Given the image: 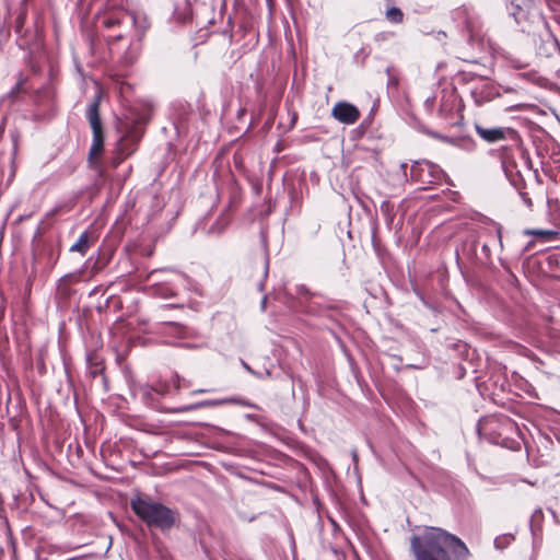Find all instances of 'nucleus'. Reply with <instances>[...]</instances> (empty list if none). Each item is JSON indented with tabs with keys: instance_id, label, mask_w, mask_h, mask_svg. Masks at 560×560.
Segmentation results:
<instances>
[{
	"instance_id": "f257e3e1",
	"label": "nucleus",
	"mask_w": 560,
	"mask_h": 560,
	"mask_svg": "<svg viewBox=\"0 0 560 560\" xmlns=\"http://www.w3.org/2000/svg\"><path fill=\"white\" fill-rule=\"evenodd\" d=\"M410 548L416 560H467L470 555L460 538L439 527L412 536Z\"/></svg>"
},
{
	"instance_id": "f03ea898",
	"label": "nucleus",
	"mask_w": 560,
	"mask_h": 560,
	"mask_svg": "<svg viewBox=\"0 0 560 560\" xmlns=\"http://www.w3.org/2000/svg\"><path fill=\"white\" fill-rule=\"evenodd\" d=\"M130 505L135 514L149 527L166 530L175 524L176 512L160 502L136 498L131 500Z\"/></svg>"
},
{
	"instance_id": "7ed1b4c3",
	"label": "nucleus",
	"mask_w": 560,
	"mask_h": 560,
	"mask_svg": "<svg viewBox=\"0 0 560 560\" xmlns=\"http://www.w3.org/2000/svg\"><path fill=\"white\" fill-rule=\"evenodd\" d=\"M100 104L98 101L95 100L89 106L86 110V117L92 128L93 140L89 152V162L94 164L98 156L103 153L104 149V135L101 124V118L98 114Z\"/></svg>"
},
{
	"instance_id": "20e7f679",
	"label": "nucleus",
	"mask_w": 560,
	"mask_h": 560,
	"mask_svg": "<svg viewBox=\"0 0 560 560\" xmlns=\"http://www.w3.org/2000/svg\"><path fill=\"white\" fill-rule=\"evenodd\" d=\"M100 19L102 25L106 28H114L122 24H137V16L124 9H110Z\"/></svg>"
},
{
	"instance_id": "39448f33",
	"label": "nucleus",
	"mask_w": 560,
	"mask_h": 560,
	"mask_svg": "<svg viewBox=\"0 0 560 560\" xmlns=\"http://www.w3.org/2000/svg\"><path fill=\"white\" fill-rule=\"evenodd\" d=\"M331 115L335 119L346 125H353L360 118L359 109L347 102L337 103L331 109Z\"/></svg>"
},
{
	"instance_id": "423d86ee",
	"label": "nucleus",
	"mask_w": 560,
	"mask_h": 560,
	"mask_svg": "<svg viewBox=\"0 0 560 560\" xmlns=\"http://www.w3.org/2000/svg\"><path fill=\"white\" fill-rule=\"evenodd\" d=\"M478 136L487 142H498L505 139V130L501 127L485 128L480 125L475 126Z\"/></svg>"
},
{
	"instance_id": "0eeeda50",
	"label": "nucleus",
	"mask_w": 560,
	"mask_h": 560,
	"mask_svg": "<svg viewBox=\"0 0 560 560\" xmlns=\"http://www.w3.org/2000/svg\"><path fill=\"white\" fill-rule=\"evenodd\" d=\"M90 248V234L89 232H83L78 241L70 247L71 252H78L81 255H85L88 249Z\"/></svg>"
},
{
	"instance_id": "6e6552de",
	"label": "nucleus",
	"mask_w": 560,
	"mask_h": 560,
	"mask_svg": "<svg viewBox=\"0 0 560 560\" xmlns=\"http://www.w3.org/2000/svg\"><path fill=\"white\" fill-rule=\"evenodd\" d=\"M523 233L525 235L536 236V237H539L542 240H552L557 235V232H555V231L541 230V229H526V230H524Z\"/></svg>"
},
{
	"instance_id": "1a4fd4ad",
	"label": "nucleus",
	"mask_w": 560,
	"mask_h": 560,
	"mask_svg": "<svg viewBox=\"0 0 560 560\" xmlns=\"http://www.w3.org/2000/svg\"><path fill=\"white\" fill-rule=\"evenodd\" d=\"M385 16L390 23H395V24H399L404 21L402 11L396 7L388 8L386 10Z\"/></svg>"
},
{
	"instance_id": "9d476101",
	"label": "nucleus",
	"mask_w": 560,
	"mask_h": 560,
	"mask_svg": "<svg viewBox=\"0 0 560 560\" xmlns=\"http://www.w3.org/2000/svg\"><path fill=\"white\" fill-rule=\"evenodd\" d=\"M230 401H233V400L232 399L205 400V401L198 402L196 405L186 407L185 410H195V409L200 408V407H214V406H219V405H222V404H225V402H230Z\"/></svg>"
},
{
	"instance_id": "9b49d317",
	"label": "nucleus",
	"mask_w": 560,
	"mask_h": 560,
	"mask_svg": "<svg viewBox=\"0 0 560 560\" xmlns=\"http://www.w3.org/2000/svg\"><path fill=\"white\" fill-rule=\"evenodd\" d=\"M137 30H139V38H141L144 34V32L148 30L149 27V22L147 21L145 18H137V24H132Z\"/></svg>"
},
{
	"instance_id": "f8f14e48",
	"label": "nucleus",
	"mask_w": 560,
	"mask_h": 560,
	"mask_svg": "<svg viewBox=\"0 0 560 560\" xmlns=\"http://www.w3.org/2000/svg\"><path fill=\"white\" fill-rule=\"evenodd\" d=\"M522 198L524 203L530 208L533 206L532 199L527 196V194H522Z\"/></svg>"
},
{
	"instance_id": "ddd939ff",
	"label": "nucleus",
	"mask_w": 560,
	"mask_h": 560,
	"mask_svg": "<svg viewBox=\"0 0 560 560\" xmlns=\"http://www.w3.org/2000/svg\"><path fill=\"white\" fill-rule=\"evenodd\" d=\"M125 37V35L122 33H119L117 35H115V39L118 40V39H122Z\"/></svg>"
},
{
	"instance_id": "4468645a",
	"label": "nucleus",
	"mask_w": 560,
	"mask_h": 560,
	"mask_svg": "<svg viewBox=\"0 0 560 560\" xmlns=\"http://www.w3.org/2000/svg\"><path fill=\"white\" fill-rule=\"evenodd\" d=\"M243 364H244V368H245L247 371L252 372V369H250L246 363H243Z\"/></svg>"
},
{
	"instance_id": "2eb2a0df",
	"label": "nucleus",
	"mask_w": 560,
	"mask_h": 560,
	"mask_svg": "<svg viewBox=\"0 0 560 560\" xmlns=\"http://www.w3.org/2000/svg\"><path fill=\"white\" fill-rule=\"evenodd\" d=\"M119 162H120V160H115V161H114V164H115V165H118V164H119Z\"/></svg>"
},
{
	"instance_id": "dca6fc26",
	"label": "nucleus",
	"mask_w": 560,
	"mask_h": 560,
	"mask_svg": "<svg viewBox=\"0 0 560 560\" xmlns=\"http://www.w3.org/2000/svg\"><path fill=\"white\" fill-rule=\"evenodd\" d=\"M266 299L262 300L261 306L265 307Z\"/></svg>"
},
{
	"instance_id": "f3484780",
	"label": "nucleus",
	"mask_w": 560,
	"mask_h": 560,
	"mask_svg": "<svg viewBox=\"0 0 560 560\" xmlns=\"http://www.w3.org/2000/svg\"><path fill=\"white\" fill-rule=\"evenodd\" d=\"M206 392H207V390H205V389H200V390H198V393H206Z\"/></svg>"
}]
</instances>
